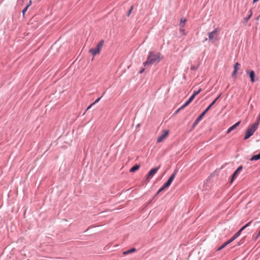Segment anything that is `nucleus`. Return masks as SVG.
<instances>
[{
    "instance_id": "f257e3e1",
    "label": "nucleus",
    "mask_w": 260,
    "mask_h": 260,
    "mask_svg": "<svg viewBox=\"0 0 260 260\" xmlns=\"http://www.w3.org/2000/svg\"><path fill=\"white\" fill-rule=\"evenodd\" d=\"M163 59V56L160 52H149L147 60L143 63L144 66L158 63Z\"/></svg>"
},
{
    "instance_id": "f03ea898",
    "label": "nucleus",
    "mask_w": 260,
    "mask_h": 260,
    "mask_svg": "<svg viewBox=\"0 0 260 260\" xmlns=\"http://www.w3.org/2000/svg\"><path fill=\"white\" fill-rule=\"evenodd\" d=\"M258 126L257 122H255L252 125L249 126L246 131L244 140L248 139L252 136L255 131L257 129Z\"/></svg>"
},
{
    "instance_id": "7ed1b4c3",
    "label": "nucleus",
    "mask_w": 260,
    "mask_h": 260,
    "mask_svg": "<svg viewBox=\"0 0 260 260\" xmlns=\"http://www.w3.org/2000/svg\"><path fill=\"white\" fill-rule=\"evenodd\" d=\"M220 95L216 98L214 101H213L211 104L201 114V115L197 118L196 121L193 123V126L197 125L198 122L202 120L203 117L206 114V113L209 110V109L212 107V106L215 103L216 101L219 99Z\"/></svg>"
},
{
    "instance_id": "20e7f679",
    "label": "nucleus",
    "mask_w": 260,
    "mask_h": 260,
    "mask_svg": "<svg viewBox=\"0 0 260 260\" xmlns=\"http://www.w3.org/2000/svg\"><path fill=\"white\" fill-rule=\"evenodd\" d=\"M104 43V40H101L95 48L90 49L89 52L94 57L95 55L100 54L101 50Z\"/></svg>"
},
{
    "instance_id": "39448f33",
    "label": "nucleus",
    "mask_w": 260,
    "mask_h": 260,
    "mask_svg": "<svg viewBox=\"0 0 260 260\" xmlns=\"http://www.w3.org/2000/svg\"><path fill=\"white\" fill-rule=\"evenodd\" d=\"M208 39L211 41L212 43H214L218 40V31L217 29H215L212 32L208 34Z\"/></svg>"
},
{
    "instance_id": "423d86ee",
    "label": "nucleus",
    "mask_w": 260,
    "mask_h": 260,
    "mask_svg": "<svg viewBox=\"0 0 260 260\" xmlns=\"http://www.w3.org/2000/svg\"><path fill=\"white\" fill-rule=\"evenodd\" d=\"M169 133V130H164L162 134L158 137L157 139V143H160L162 142L168 136Z\"/></svg>"
},
{
    "instance_id": "0eeeda50",
    "label": "nucleus",
    "mask_w": 260,
    "mask_h": 260,
    "mask_svg": "<svg viewBox=\"0 0 260 260\" xmlns=\"http://www.w3.org/2000/svg\"><path fill=\"white\" fill-rule=\"evenodd\" d=\"M177 171L176 170L173 174L170 176L168 180L164 184L165 187L168 188L170 186L173 180L174 179Z\"/></svg>"
},
{
    "instance_id": "6e6552de",
    "label": "nucleus",
    "mask_w": 260,
    "mask_h": 260,
    "mask_svg": "<svg viewBox=\"0 0 260 260\" xmlns=\"http://www.w3.org/2000/svg\"><path fill=\"white\" fill-rule=\"evenodd\" d=\"M159 169V167L158 168H153V169H152L149 172L148 175H147V180H148L150 178H151L154 174H155V173L157 172V171H158Z\"/></svg>"
},
{
    "instance_id": "1a4fd4ad",
    "label": "nucleus",
    "mask_w": 260,
    "mask_h": 260,
    "mask_svg": "<svg viewBox=\"0 0 260 260\" xmlns=\"http://www.w3.org/2000/svg\"><path fill=\"white\" fill-rule=\"evenodd\" d=\"M242 166H240L236 170V171L232 175L231 182L233 181V180L237 177L239 173L242 170Z\"/></svg>"
},
{
    "instance_id": "9d476101",
    "label": "nucleus",
    "mask_w": 260,
    "mask_h": 260,
    "mask_svg": "<svg viewBox=\"0 0 260 260\" xmlns=\"http://www.w3.org/2000/svg\"><path fill=\"white\" fill-rule=\"evenodd\" d=\"M240 64L238 62H236L234 65V70L232 73L233 77H236L237 71L239 69Z\"/></svg>"
},
{
    "instance_id": "9b49d317",
    "label": "nucleus",
    "mask_w": 260,
    "mask_h": 260,
    "mask_svg": "<svg viewBox=\"0 0 260 260\" xmlns=\"http://www.w3.org/2000/svg\"><path fill=\"white\" fill-rule=\"evenodd\" d=\"M240 123V121H239L237 123H236L235 124H234L233 126H231L227 131V134H229L231 133L232 131L234 130L236 128V127L239 126V125Z\"/></svg>"
},
{
    "instance_id": "f8f14e48",
    "label": "nucleus",
    "mask_w": 260,
    "mask_h": 260,
    "mask_svg": "<svg viewBox=\"0 0 260 260\" xmlns=\"http://www.w3.org/2000/svg\"><path fill=\"white\" fill-rule=\"evenodd\" d=\"M248 73L249 74V77L250 78V80H251V82H252V83L254 82L255 81V80H254L255 73H254V72L253 71H251Z\"/></svg>"
},
{
    "instance_id": "ddd939ff",
    "label": "nucleus",
    "mask_w": 260,
    "mask_h": 260,
    "mask_svg": "<svg viewBox=\"0 0 260 260\" xmlns=\"http://www.w3.org/2000/svg\"><path fill=\"white\" fill-rule=\"evenodd\" d=\"M140 165H135L134 167H133L129 170L131 173H133L136 171H137L140 168Z\"/></svg>"
},
{
    "instance_id": "4468645a",
    "label": "nucleus",
    "mask_w": 260,
    "mask_h": 260,
    "mask_svg": "<svg viewBox=\"0 0 260 260\" xmlns=\"http://www.w3.org/2000/svg\"><path fill=\"white\" fill-rule=\"evenodd\" d=\"M186 21V19L183 18H182L180 20L179 26L181 28H183L185 26V22Z\"/></svg>"
},
{
    "instance_id": "2eb2a0df",
    "label": "nucleus",
    "mask_w": 260,
    "mask_h": 260,
    "mask_svg": "<svg viewBox=\"0 0 260 260\" xmlns=\"http://www.w3.org/2000/svg\"><path fill=\"white\" fill-rule=\"evenodd\" d=\"M260 159V153L257 155H254L250 159V161L257 160Z\"/></svg>"
},
{
    "instance_id": "dca6fc26",
    "label": "nucleus",
    "mask_w": 260,
    "mask_h": 260,
    "mask_svg": "<svg viewBox=\"0 0 260 260\" xmlns=\"http://www.w3.org/2000/svg\"><path fill=\"white\" fill-rule=\"evenodd\" d=\"M249 15L248 16H247V17L246 18H244L245 22H247L249 20V19L251 18V17L252 16V9H250L249 10Z\"/></svg>"
},
{
    "instance_id": "f3484780",
    "label": "nucleus",
    "mask_w": 260,
    "mask_h": 260,
    "mask_svg": "<svg viewBox=\"0 0 260 260\" xmlns=\"http://www.w3.org/2000/svg\"><path fill=\"white\" fill-rule=\"evenodd\" d=\"M190 102L188 100L182 106H181L180 108L178 109V111H180L181 110L183 109L185 107L187 106Z\"/></svg>"
},
{
    "instance_id": "a211bd4d",
    "label": "nucleus",
    "mask_w": 260,
    "mask_h": 260,
    "mask_svg": "<svg viewBox=\"0 0 260 260\" xmlns=\"http://www.w3.org/2000/svg\"><path fill=\"white\" fill-rule=\"evenodd\" d=\"M31 1H29V4H27L26 6L25 7V8L23 9L22 10V13H23V15H24V13L27 11L28 8L29 7V6L31 5Z\"/></svg>"
},
{
    "instance_id": "6ab92c4d",
    "label": "nucleus",
    "mask_w": 260,
    "mask_h": 260,
    "mask_svg": "<svg viewBox=\"0 0 260 260\" xmlns=\"http://www.w3.org/2000/svg\"><path fill=\"white\" fill-rule=\"evenodd\" d=\"M242 231V230H241V229H240L233 237L236 239L237 238H238L240 235Z\"/></svg>"
},
{
    "instance_id": "aec40b11",
    "label": "nucleus",
    "mask_w": 260,
    "mask_h": 260,
    "mask_svg": "<svg viewBox=\"0 0 260 260\" xmlns=\"http://www.w3.org/2000/svg\"><path fill=\"white\" fill-rule=\"evenodd\" d=\"M228 245V244H227V243L225 242L220 247H219L217 250L218 251L221 250V249L224 248L225 246H226Z\"/></svg>"
},
{
    "instance_id": "412c9836",
    "label": "nucleus",
    "mask_w": 260,
    "mask_h": 260,
    "mask_svg": "<svg viewBox=\"0 0 260 260\" xmlns=\"http://www.w3.org/2000/svg\"><path fill=\"white\" fill-rule=\"evenodd\" d=\"M101 98H101H98V99H96L93 103H92L91 105H90V106L87 108V110H88L89 108H90V107L92 106V105H93V104H95V103H98V102L100 100Z\"/></svg>"
},
{
    "instance_id": "4be33fe9",
    "label": "nucleus",
    "mask_w": 260,
    "mask_h": 260,
    "mask_svg": "<svg viewBox=\"0 0 260 260\" xmlns=\"http://www.w3.org/2000/svg\"><path fill=\"white\" fill-rule=\"evenodd\" d=\"M167 188L166 187H165V186L163 185V186L162 187H161L157 191L156 194H158V193H159L160 192H161L162 190H164L165 189Z\"/></svg>"
},
{
    "instance_id": "5701e85b",
    "label": "nucleus",
    "mask_w": 260,
    "mask_h": 260,
    "mask_svg": "<svg viewBox=\"0 0 260 260\" xmlns=\"http://www.w3.org/2000/svg\"><path fill=\"white\" fill-rule=\"evenodd\" d=\"M251 223V221L250 222H249L248 223H247L246 224H245L244 226H243L241 229V230H244L245 228H246L247 227H248Z\"/></svg>"
},
{
    "instance_id": "b1692460",
    "label": "nucleus",
    "mask_w": 260,
    "mask_h": 260,
    "mask_svg": "<svg viewBox=\"0 0 260 260\" xmlns=\"http://www.w3.org/2000/svg\"><path fill=\"white\" fill-rule=\"evenodd\" d=\"M251 223V221L250 222H249L248 223H247L246 224H245L244 226H243L241 229V230H244L245 228H246L247 227H248Z\"/></svg>"
},
{
    "instance_id": "393cba45",
    "label": "nucleus",
    "mask_w": 260,
    "mask_h": 260,
    "mask_svg": "<svg viewBox=\"0 0 260 260\" xmlns=\"http://www.w3.org/2000/svg\"><path fill=\"white\" fill-rule=\"evenodd\" d=\"M235 239L233 237H232L230 240L227 241L226 242L228 244H229L232 242H233Z\"/></svg>"
},
{
    "instance_id": "a878e982",
    "label": "nucleus",
    "mask_w": 260,
    "mask_h": 260,
    "mask_svg": "<svg viewBox=\"0 0 260 260\" xmlns=\"http://www.w3.org/2000/svg\"><path fill=\"white\" fill-rule=\"evenodd\" d=\"M196 95L194 94H192L190 98L188 100L190 103L192 101V100L194 99V98H195Z\"/></svg>"
},
{
    "instance_id": "bb28decb",
    "label": "nucleus",
    "mask_w": 260,
    "mask_h": 260,
    "mask_svg": "<svg viewBox=\"0 0 260 260\" xmlns=\"http://www.w3.org/2000/svg\"><path fill=\"white\" fill-rule=\"evenodd\" d=\"M136 251V249L135 248H131V249L128 250L129 254L134 252Z\"/></svg>"
},
{
    "instance_id": "cd10ccee",
    "label": "nucleus",
    "mask_w": 260,
    "mask_h": 260,
    "mask_svg": "<svg viewBox=\"0 0 260 260\" xmlns=\"http://www.w3.org/2000/svg\"><path fill=\"white\" fill-rule=\"evenodd\" d=\"M180 31L181 32V34L182 35H186V33H185V30L184 29H183V28H181L180 29Z\"/></svg>"
},
{
    "instance_id": "c85d7f7f",
    "label": "nucleus",
    "mask_w": 260,
    "mask_h": 260,
    "mask_svg": "<svg viewBox=\"0 0 260 260\" xmlns=\"http://www.w3.org/2000/svg\"><path fill=\"white\" fill-rule=\"evenodd\" d=\"M202 89H199L198 91H194L193 93V94H194L196 96L198 95L199 93H200L202 91Z\"/></svg>"
},
{
    "instance_id": "c756f323",
    "label": "nucleus",
    "mask_w": 260,
    "mask_h": 260,
    "mask_svg": "<svg viewBox=\"0 0 260 260\" xmlns=\"http://www.w3.org/2000/svg\"><path fill=\"white\" fill-rule=\"evenodd\" d=\"M259 121H260V113H259V114L258 117L257 118V119L255 122H257V125H258L259 124Z\"/></svg>"
},
{
    "instance_id": "7c9ffc66",
    "label": "nucleus",
    "mask_w": 260,
    "mask_h": 260,
    "mask_svg": "<svg viewBox=\"0 0 260 260\" xmlns=\"http://www.w3.org/2000/svg\"><path fill=\"white\" fill-rule=\"evenodd\" d=\"M133 6H132V7H131L130 10H129V11H128V14H127V15H128V16H129V15H130V14L131 13V12H132V10H133Z\"/></svg>"
},
{
    "instance_id": "2f4dec72",
    "label": "nucleus",
    "mask_w": 260,
    "mask_h": 260,
    "mask_svg": "<svg viewBox=\"0 0 260 260\" xmlns=\"http://www.w3.org/2000/svg\"><path fill=\"white\" fill-rule=\"evenodd\" d=\"M260 236L259 232L256 235V236L254 237V240H256L258 239V238Z\"/></svg>"
},
{
    "instance_id": "473e14b6",
    "label": "nucleus",
    "mask_w": 260,
    "mask_h": 260,
    "mask_svg": "<svg viewBox=\"0 0 260 260\" xmlns=\"http://www.w3.org/2000/svg\"><path fill=\"white\" fill-rule=\"evenodd\" d=\"M129 254L128 250L125 251H124V252H123V255H127V254Z\"/></svg>"
},
{
    "instance_id": "72a5a7b5",
    "label": "nucleus",
    "mask_w": 260,
    "mask_h": 260,
    "mask_svg": "<svg viewBox=\"0 0 260 260\" xmlns=\"http://www.w3.org/2000/svg\"><path fill=\"white\" fill-rule=\"evenodd\" d=\"M144 71V69H141V70L140 71L139 73H140V74H142Z\"/></svg>"
},
{
    "instance_id": "f704fd0d",
    "label": "nucleus",
    "mask_w": 260,
    "mask_h": 260,
    "mask_svg": "<svg viewBox=\"0 0 260 260\" xmlns=\"http://www.w3.org/2000/svg\"><path fill=\"white\" fill-rule=\"evenodd\" d=\"M22 2V0H18L17 3H21Z\"/></svg>"
},
{
    "instance_id": "c9c22d12",
    "label": "nucleus",
    "mask_w": 260,
    "mask_h": 260,
    "mask_svg": "<svg viewBox=\"0 0 260 260\" xmlns=\"http://www.w3.org/2000/svg\"><path fill=\"white\" fill-rule=\"evenodd\" d=\"M194 69H195V68L194 67L192 66V67H191V70H194Z\"/></svg>"
},
{
    "instance_id": "e433bc0d",
    "label": "nucleus",
    "mask_w": 260,
    "mask_h": 260,
    "mask_svg": "<svg viewBox=\"0 0 260 260\" xmlns=\"http://www.w3.org/2000/svg\"><path fill=\"white\" fill-rule=\"evenodd\" d=\"M259 17H260V15L257 18L256 20H258L259 19Z\"/></svg>"
},
{
    "instance_id": "4c0bfd02",
    "label": "nucleus",
    "mask_w": 260,
    "mask_h": 260,
    "mask_svg": "<svg viewBox=\"0 0 260 260\" xmlns=\"http://www.w3.org/2000/svg\"><path fill=\"white\" fill-rule=\"evenodd\" d=\"M179 111H178V110H177V111H176V113H178V112H179Z\"/></svg>"
},
{
    "instance_id": "58836bf2",
    "label": "nucleus",
    "mask_w": 260,
    "mask_h": 260,
    "mask_svg": "<svg viewBox=\"0 0 260 260\" xmlns=\"http://www.w3.org/2000/svg\"><path fill=\"white\" fill-rule=\"evenodd\" d=\"M259 234H260V230H259Z\"/></svg>"
}]
</instances>
